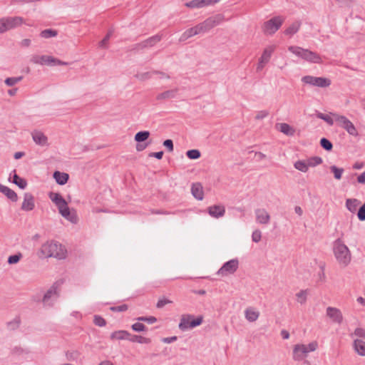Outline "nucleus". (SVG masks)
I'll use <instances>...</instances> for the list:
<instances>
[{"label": "nucleus", "mask_w": 365, "mask_h": 365, "mask_svg": "<svg viewBox=\"0 0 365 365\" xmlns=\"http://www.w3.org/2000/svg\"><path fill=\"white\" fill-rule=\"evenodd\" d=\"M38 255L41 258L55 257L61 259L66 258V250L58 242L47 241L41 245Z\"/></svg>", "instance_id": "obj_1"}, {"label": "nucleus", "mask_w": 365, "mask_h": 365, "mask_svg": "<svg viewBox=\"0 0 365 365\" xmlns=\"http://www.w3.org/2000/svg\"><path fill=\"white\" fill-rule=\"evenodd\" d=\"M333 252L338 263L342 267L348 266L351 259V254L348 247L340 238L334 242Z\"/></svg>", "instance_id": "obj_2"}, {"label": "nucleus", "mask_w": 365, "mask_h": 365, "mask_svg": "<svg viewBox=\"0 0 365 365\" xmlns=\"http://www.w3.org/2000/svg\"><path fill=\"white\" fill-rule=\"evenodd\" d=\"M288 50L296 56L302 58V59L314 63H321L322 58L320 56L312 51L304 49L299 46H291Z\"/></svg>", "instance_id": "obj_3"}, {"label": "nucleus", "mask_w": 365, "mask_h": 365, "mask_svg": "<svg viewBox=\"0 0 365 365\" xmlns=\"http://www.w3.org/2000/svg\"><path fill=\"white\" fill-rule=\"evenodd\" d=\"M202 322L203 317L202 315L195 318L192 314H182L178 327L181 331H185L200 326Z\"/></svg>", "instance_id": "obj_4"}, {"label": "nucleus", "mask_w": 365, "mask_h": 365, "mask_svg": "<svg viewBox=\"0 0 365 365\" xmlns=\"http://www.w3.org/2000/svg\"><path fill=\"white\" fill-rule=\"evenodd\" d=\"M24 19L20 16L5 17L0 19V34L21 26Z\"/></svg>", "instance_id": "obj_5"}, {"label": "nucleus", "mask_w": 365, "mask_h": 365, "mask_svg": "<svg viewBox=\"0 0 365 365\" xmlns=\"http://www.w3.org/2000/svg\"><path fill=\"white\" fill-rule=\"evenodd\" d=\"M334 117L335 121L346 132L353 136H358L359 133L354 125L344 115H339L336 113H331Z\"/></svg>", "instance_id": "obj_6"}, {"label": "nucleus", "mask_w": 365, "mask_h": 365, "mask_svg": "<svg viewBox=\"0 0 365 365\" xmlns=\"http://www.w3.org/2000/svg\"><path fill=\"white\" fill-rule=\"evenodd\" d=\"M284 19L282 16H274L265 21L262 26V30L265 34H274L282 25Z\"/></svg>", "instance_id": "obj_7"}, {"label": "nucleus", "mask_w": 365, "mask_h": 365, "mask_svg": "<svg viewBox=\"0 0 365 365\" xmlns=\"http://www.w3.org/2000/svg\"><path fill=\"white\" fill-rule=\"evenodd\" d=\"M302 81L306 84L319 88H327L331 83L329 78L313 76H304L302 78Z\"/></svg>", "instance_id": "obj_8"}, {"label": "nucleus", "mask_w": 365, "mask_h": 365, "mask_svg": "<svg viewBox=\"0 0 365 365\" xmlns=\"http://www.w3.org/2000/svg\"><path fill=\"white\" fill-rule=\"evenodd\" d=\"M161 39H162V35L156 34L155 36H153L145 39V41H143L140 43H138L133 45L132 47L130 48V51H134V52H138V51L143 50L145 48L153 47L157 43L160 41Z\"/></svg>", "instance_id": "obj_9"}, {"label": "nucleus", "mask_w": 365, "mask_h": 365, "mask_svg": "<svg viewBox=\"0 0 365 365\" xmlns=\"http://www.w3.org/2000/svg\"><path fill=\"white\" fill-rule=\"evenodd\" d=\"M239 267V261L237 259H232L227 262H226L220 269L217 271V274L218 275L227 276L228 274H234Z\"/></svg>", "instance_id": "obj_10"}, {"label": "nucleus", "mask_w": 365, "mask_h": 365, "mask_svg": "<svg viewBox=\"0 0 365 365\" xmlns=\"http://www.w3.org/2000/svg\"><path fill=\"white\" fill-rule=\"evenodd\" d=\"M62 283V281H57L47 290L42 299L44 304L51 305L50 299L51 297L57 298L58 297V288Z\"/></svg>", "instance_id": "obj_11"}, {"label": "nucleus", "mask_w": 365, "mask_h": 365, "mask_svg": "<svg viewBox=\"0 0 365 365\" xmlns=\"http://www.w3.org/2000/svg\"><path fill=\"white\" fill-rule=\"evenodd\" d=\"M35 207V199L34 195L30 192H26L24 195V201L21 209L24 211H31Z\"/></svg>", "instance_id": "obj_12"}, {"label": "nucleus", "mask_w": 365, "mask_h": 365, "mask_svg": "<svg viewBox=\"0 0 365 365\" xmlns=\"http://www.w3.org/2000/svg\"><path fill=\"white\" fill-rule=\"evenodd\" d=\"M327 316L329 317L333 322L339 324H341L343 321V316L341 312L335 307H329L327 308Z\"/></svg>", "instance_id": "obj_13"}, {"label": "nucleus", "mask_w": 365, "mask_h": 365, "mask_svg": "<svg viewBox=\"0 0 365 365\" xmlns=\"http://www.w3.org/2000/svg\"><path fill=\"white\" fill-rule=\"evenodd\" d=\"M306 345L296 344L293 349V359L294 361H302L307 356Z\"/></svg>", "instance_id": "obj_14"}, {"label": "nucleus", "mask_w": 365, "mask_h": 365, "mask_svg": "<svg viewBox=\"0 0 365 365\" xmlns=\"http://www.w3.org/2000/svg\"><path fill=\"white\" fill-rule=\"evenodd\" d=\"M59 213L66 220L71 221V222H76L77 217L75 214H72L70 211V209L68 206L67 202L65 204L61 205L58 207Z\"/></svg>", "instance_id": "obj_15"}, {"label": "nucleus", "mask_w": 365, "mask_h": 365, "mask_svg": "<svg viewBox=\"0 0 365 365\" xmlns=\"http://www.w3.org/2000/svg\"><path fill=\"white\" fill-rule=\"evenodd\" d=\"M218 24L215 18L210 17L197 24L200 34L205 33Z\"/></svg>", "instance_id": "obj_16"}, {"label": "nucleus", "mask_w": 365, "mask_h": 365, "mask_svg": "<svg viewBox=\"0 0 365 365\" xmlns=\"http://www.w3.org/2000/svg\"><path fill=\"white\" fill-rule=\"evenodd\" d=\"M209 215L215 218L222 217L225 214V207L220 205H214L207 207Z\"/></svg>", "instance_id": "obj_17"}, {"label": "nucleus", "mask_w": 365, "mask_h": 365, "mask_svg": "<svg viewBox=\"0 0 365 365\" xmlns=\"http://www.w3.org/2000/svg\"><path fill=\"white\" fill-rule=\"evenodd\" d=\"M257 222L262 224L267 225L270 220V215L265 209L259 208L255 210Z\"/></svg>", "instance_id": "obj_18"}, {"label": "nucleus", "mask_w": 365, "mask_h": 365, "mask_svg": "<svg viewBox=\"0 0 365 365\" xmlns=\"http://www.w3.org/2000/svg\"><path fill=\"white\" fill-rule=\"evenodd\" d=\"M53 61V56L46 55H34L31 58V62H32L33 63L41 65H51Z\"/></svg>", "instance_id": "obj_19"}, {"label": "nucleus", "mask_w": 365, "mask_h": 365, "mask_svg": "<svg viewBox=\"0 0 365 365\" xmlns=\"http://www.w3.org/2000/svg\"><path fill=\"white\" fill-rule=\"evenodd\" d=\"M34 141L41 146L47 145L48 138L39 130H34L31 133Z\"/></svg>", "instance_id": "obj_20"}, {"label": "nucleus", "mask_w": 365, "mask_h": 365, "mask_svg": "<svg viewBox=\"0 0 365 365\" xmlns=\"http://www.w3.org/2000/svg\"><path fill=\"white\" fill-rule=\"evenodd\" d=\"M191 192L195 199L198 200H202L203 199L204 192L201 183H192L191 187Z\"/></svg>", "instance_id": "obj_21"}, {"label": "nucleus", "mask_w": 365, "mask_h": 365, "mask_svg": "<svg viewBox=\"0 0 365 365\" xmlns=\"http://www.w3.org/2000/svg\"><path fill=\"white\" fill-rule=\"evenodd\" d=\"M276 128L287 136H293L295 129L286 123H277Z\"/></svg>", "instance_id": "obj_22"}, {"label": "nucleus", "mask_w": 365, "mask_h": 365, "mask_svg": "<svg viewBox=\"0 0 365 365\" xmlns=\"http://www.w3.org/2000/svg\"><path fill=\"white\" fill-rule=\"evenodd\" d=\"M0 192L12 202H16L18 200L17 194L13 190L1 184H0Z\"/></svg>", "instance_id": "obj_23"}, {"label": "nucleus", "mask_w": 365, "mask_h": 365, "mask_svg": "<svg viewBox=\"0 0 365 365\" xmlns=\"http://www.w3.org/2000/svg\"><path fill=\"white\" fill-rule=\"evenodd\" d=\"M53 177L56 182L60 185L66 184L69 179V175L68 173H61L60 171H55L53 173Z\"/></svg>", "instance_id": "obj_24"}, {"label": "nucleus", "mask_w": 365, "mask_h": 365, "mask_svg": "<svg viewBox=\"0 0 365 365\" xmlns=\"http://www.w3.org/2000/svg\"><path fill=\"white\" fill-rule=\"evenodd\" d=\"M353 348L359 355L365 356V341L359 339H354Z\"/></svg>", "instance_id": "obj_25"}, {"label": "nucleus", "mask_w": 365, "mask_h": 365, "mask_svg": "<svg viewBox=\"0 0 365 365\" xmlns=\"http://www.w3.org/2000/svg\"><path fill=\"white\" fill-rule=\"evenodd\" d=\"M178 90L177 88L168 90L161 93H159L156 96V99L158 101L174 98L176 96Z\"/></svg>", "instance_id": "obj_26"}, {"label": "nucleus", "mask_w": 365, "mask_h": 365, "mask_svg": "<svg viewBox=\"0 0 365 365\" xmlns=\"http://www.w3.org/2000/svg\"><path fill=\"white\" fill-rule=\"evenodd\" d=\"M129 336H130V334L125 330H119L113 331L110 334V339H118V340H123V339H127L128 340Z\"/></svg>", "instance_id": "obj_27"}, {"label": "nucleus", "mask_w": 365, "mask_h": 365, "mask_svg": "<svg viewBox=\"0 0 365 365\" xmlns=\"http://www.w3.org/2000/svg\"><path fill=\"white\" fill-rule=\"evenodd\" d=\"M48 197L51 201L56 204L57 207L61 205L65 204L66 202L59 193L51 192L48 194Z\"/></svg>", "instance_id": "obj_28"}, {"label": "nucleus", "mask_w": 365, "mask_h": 365, "mask_svg": "<svg viewBox=\"0 0 365 365\" xmlns=\"http://www.w3.org/2000/svg\"><path fill=\"white\" fill-rule=\"evenodd\" d=\"M13 180L12 182L16 185L21 189H25L27 186V182L25 179L19 177L16 173V170H13Z\"/></svg>", "instance_id": "obj_29"}, {"label": "nucleus", "mask_w": 365, "mask_h": 365, "mask_svg": "<svg viewBox=\"0 0 365 365\" xmlns=\"http://www.w3.org/2000/svg\"><path fill=\"white\" fill-rule=\"evenodd\" d=\"M360 201L357 199H347L346 201V207L351 212L354 213L357 207L359 205Z\"/></svg>", "instance_id": "obj_30"}, {"label": "nucleus", "mask_w": 365, "mask_h": 365, "mask_svg": "<svg viewBox=\"0 0 365 365\" xmlns=\"http://www.w3.org/2000/svg\"><path fill=\"white\" fill-rule=\"evenodd\" d=\"M274 49H275L274 46H270L266 48L264 50L261 57L259 58V59L262 60V62L264 61L266 63H268Z\"/></svg>", "instance_id": "obj_31"}, {"label": "nucleus", "mask_w": 365, "mask_h": 365, "mask_svg": "<svg viewBox=\"0 0 365 365\" xmlns=\"http://www.w3.org/2000/svg\"><path fill=\"white\" fill-rule=\"evenodd\" d=\"M301 24H302V23L299 21H297L294 22L284 31V34L286 35H289V36L294 35L299 31V29L301 26Z\"/></svg>", "instance_id": "obj_32"}, {"label": "nucleus", "mask_w": 365, "mask_h": 365, "mask_svg": "<svg viewBox=\"0 0 365 365\" xmlns=\"http://www.w3.org/2000/svg\"><path fill=\"white\" fill-rule=\"evenodd\" d=\"M259 315V312L252 308H248L245 310V317L250 322H255L258 319Z\"/></svg>", "instance_id": "obj_33"}, {"label": "nucleus", "mask_w": 365, "mask_h": 365, "mask_svg": "<svg viewBox=\"0 0 365 365\" xmlns=\"http://www.w3.org/2000/svg\"><path fill=\"white\" fill-rule=\"evenodd\" d=\"M150 135L148 130L139 131L135 135L134 139L138 143H143L148 139Z\"/></svg>", "instance_id": "obj_34"}, {"label": "nucleus", "mask_w": 365, "mask_h": 365, "mask_svg": "<svg viewBox=\"0 0 365 365\" xmlns=\"http://www.w3.org/2000/svg\"><path fill=\"white\" fill-rule=\"evenodd\" d=\"M129 341L132 342H138L140 344H149L150 342V339L149 338H146L142 336L138 335H131L129 336Z\"/></svg>", "instance_id": "obj_35"}, {"label": "nucleus", "mask_w": 365, "mask_h": 365, "mask_svg": "<svg viewBox=\"0 0 365 365\" xmlns=\"http://www.w3.org/2000/svg\"><path fill=\"white\" fill-rule=\"evenodd\" d=\"M308 292V289H303L297 293L296 297L297 302L301 304H305L307 299Z\"/></svg>", "instance_id": "obj_36"}, {"label": "nucleus", "mask_w": 365, "mask_h": 365, "mask_svg": "<svg viewBox=\"0 0 365 365\" xmlns=\"http://www.w3.org/2000/svg\"><path fill=\"white\" fill-rule=\"evenodd\" d=\"M294 167L301 171V172H303V173H306L307 172L308 170V168H309V165H308V163H307V161H304V160H297L294 163Z\"/></svg>", "instance_id": "obj_37"}, {"label": "nucleus", "mask_w": 365, "mask_h": 365, "mask_svg": "<svg viewBox=\"0 0 365 365\" xmlns=\"http://www.w3.org/2000/svg\"><path fill=\"white\" fill-rule=\"evenodd\" d=\"M58 35V31L54 29H48L42 31L40 33V36L44 38H49L51 37H55Z\"/></svg>", "instance_id": "obj_38"}, {"label": "nucleus", "mask_w": 365, "mask_h": 365, "mask_svg": "<svg viewBox=\"0 0 365 365\" xmlns=\"http://www.w3.org/2000/svg\"><path fill=\"white\" fill-rule=\"evenodd\" d=\"M330 170L334 173V178L338 180L341 178L342 174L344 171L343 168H338L336 165H331L330 167Z\"/></svg>", "instance_id": "obj_39"}, {"label": "nucleus", "mask_w": 365, "mask_h": 365, "mask_svg": "<svg viewBox=\"0 0 365 365\" xmlns=\"http://www.w3.org/2000/svg\"><path fill=\"white\" fill-rule=\"evenodd\" d=\"M320 145L327 151H331L333 148L332 143L326 138H322L320 140Z\"/></svg>", "instance_id": "obj_40"}, {"label": "nucleus", "mask_w": 365, "mask_h": 365, "mask_svg": "<svg viewBox=\"0 0 365 365\" xmlns=\"http://www.w3.org/2000/svg\"><path fill=\"white\" fill-rule=\"evenodd\" d=\"M186 155L189 159L197 160L200 158L201 153L199 150L192 149L186 152Z\"/></svg>", "instance_id": "obj_41"}, {"label": "nucleus", "mask_w": 365, "mask_h": 365, "mask_svg": "<svg viewBox=\"0 0 365 365\" xmlns=\"http://www.w3.org/2000/svg\"><path fill=\"white\" fill-rule=\"evenodd\" d=\"M316 115H317V117L318 118L324 120L329 125H333L334 120H333V118L329 115L324 114V113H320V112H317Z\"/></svg>", "instance_id": "obj_42"}, {"label": "nucleus", "mask_w": 365, "mask_h": 365, "mask_svg": "<svg viewBox=\"0 0 365 365\" xmlns=\"http://www.w3.org/2000/svg\"><path fill=\"white\" fill-rule=\"evenodd\" d=\"M23 79V76L10 77L5 79L4 83L8 86H13Z\"/></svg>", "instance_id": "obj_43"}, {"label": "nucleus", "mask_w": 365, "mask_h": 365, "mask_svg": "<svg viewBox=\"0 0 365 365\" xmlns=\"http://www.w3.org/2000/svg\"><path fill=\"white\" fill-rule=\"evenodd\" d=\"M322 163V158L318 156L312 157L307 160L309 167H314L316 165H320Z\"/></svg>", "instance_id": "obj_44"}, {"label": "nucleus", "mask_w": 365, "mask_h": 365, "mask_svg": "<svg viewBox=\"0 0 365 365\" xmlns=\"http://www.w3.org/2000/svg\"><path fill=\"white\" fill-rule=\"evenodd\" d=\"M113 29H110L107 34L106 35V36L99 42V46L100 47H102V48H106V45L110 39V38L111 37V36L113 35Z\"/></svg>", "instance_id": "obj_45"}, {"label": "nucleus", "mask_w": 365, "mask_h": 365, "mask_svg": "<svg viewBox=\"0 0 365 365\" xmlns=\"http://www.w3.org/2000/svg\"><path fill=\"white\" fill-rule=\"evenodd\" d=\"M132 329L134 331H145L148 330V328L140 322H136L131 326Z\"/></svg>", "instance_id": "obj_46"}, {"label": "nucleus", "mask_w": 365, "mask_h": 365, "mask_svg": "<svg viewBox=\"0 0 365 365\" xmlns=\"http://www.w3.org/2000/svg\"><path fill=\"white\" fill-rule=\"evenodd\" d=\"M185 6L191 9L202 8L201 0H192L185 3Z\"/></svg>", "instance_id": "obj_47"}, {"label": "nucleus", "mask_w": 365, "mask_h": 365, "mask_svg": "<svg viewBox=\"0 0 365 365\" xmlns=\"http://www.w3.org/2000/svg\"><path fill=\"white\" fill-rule=\"evenodd\" d=\"M21 257L22 255L21 253L13 255L9 257L7 262L10 264H16L19 262Z\"/></svg>", "instance_id": "obj_48"}, {"label": "nucleus", "mask_w": 365, "mask_h": 365, "mask_svg": "<svg viewBox=\"0 0 365 365\" xmlns=\"http://www.w3.org/2000/svg\"><path fill=\"white\" fill-rule=\"evenodd\" d=\"M93 322L96 326L104 327L106 324V320L101 316L95 315Z\"/></svg>", "instance_id": "obj_49"}, {"label": "nucleus", "mask_w": 365, "mask_h": 365, "mask_svg": "<svg viewBox=\"0 0 365 365\" xmlns=\"http://www.w3.org/2000/svg\"><path fill=\"white\" fill-rule=\"evenodd\" d=\"M151 76H152V73L145 72V73H137L135 75V77L136 78L139 79L140 81H145V80L150 78Z\"/></svg>", "instance_id": "obj_50"}, {"label": "nucleus", "mask_w": 365, "mask_h": 365, "mask_svg": "<svg viewBox=\"0 0 365 365\" xmlns=\"http://www.w3.org/2000/svg\"><path fill=\"white\" fill-rule=\"evenodd\" d=\"M262 238L261 231L259 230H256L252 232V240L255 242H259Z\"/></svg>", "instance_id": "obj_51"}, {"label": "nucleus", "mask_w": 365, "mask_h": 365, "mask_svg": "<svg viewBox=\"0 0 365 365\" xmlns=\"http://www.w3.org/2000/svg\"><path fill=\"white\" fill-rule=\"evenodd\" d=\"M128 305L125 304L120 305V306L111 307L110 308V309L113 312H125L126 310H128Z\"/></svg>", "instance_id": "obj_52"}, {"label": "nucleus", "mask_w": 365, "mask_h": 365, "mask_svg": "<svg viewBox=\"0 0 365 365\" xmlns=\"http://www.w3.org/2000/svg\"><path fill=\"white\" fill-rule=\"evenodd\" d=\"M163 145L168 149L169 152L173 151L174 145L172 140L167 139L164 140Z\"/></svg>", "instance_id": "obj_53"}, {"label": "nucleus", "mask_w": 365, "mask_h": 365, "mask_svg": "<svg viewBox=\"0 0 365 365\" xmlns=\"http://www.w3.org/2000/svg\"><path fill=\"white\" fill-rule=\"evenodd\" d=\"M172 301L167 299L165 298L160 299L158 302H157L156 307L157 308H163L165 305L168 304H171Z\"/></svg>", "instance_id": "obj_54"}, {"label": "nucleus", "mask_w": 365, "mask_h": 365, "mask_svg": "<svg viewBox=\"0 0 365 365\" xmlns=\"http://www.w3.org/2000/svg\"><path fill=\"white\" fill-rule=\"evenodd\" d=\"M354 335L365 339V329L363 328H356L354 330Z\"/></svg>", "instance_id": "obj_55"}, {"label": "nucleus", "mask_w": 365, "mask_h": 365, "mask_svg": "<svg viewBox=\"0 0 365 365\" xmlns=\"http://www.w3.org/2000/svg\"><path fill=\"white\" fill-rule=\"evenodd\" d=\"M19 320L18 319H14V321L12 322H8L7 324V326H8V328L11 330H14L16 329H17L19 326Z\"/></svg>", "instance_id": "obj_56"}, {"label": "nucleus", "mask_w": 365, "mask_h": 365, "mask_svg": "<svg viewBox=\"0 0 365 365\" xmlns=\"http://www.w3.org/2000/svg\"><path fill=\"white\" fill-rule=\"evenodd\" d=\"M190 37L200 34L197 25L187 30Z\"/></svg>", "instance_id": "obj_57"}, {"label": "nucleus", "mask_w": 365, "mask_h": 365, "mask_svg": "<svg viewBox=\"0 0 365 365\" xmlns=\"http://www.w3.org/2000/svg\"><path fill=\"white\" fill-rule=\"evenodd\" d=\"M318 346L317 341H312L309 343L308 345H306V349L307 352L314 351Z\"/></svg>", "instance_id": "obj_58"}, {"label": "nucleus", "mask_w": 365, "mask_h": 365, "mask_svg": "<svg viewBox=\"0 0 365 365\" xmlns=\"http://www.w3.org/2000/svg\"><path fill=\"white\" fill-rule=\"evenodd\" d=\"M357 217L360 221L365 220V208H364V207H359L358 212H357Z\"/></svg>", "instance_id": "obj_59"}, {"label": "nucleus", "mask_w": 365, "mask_h": 365, "mask_svg": "<svg viewBox=\"0 0 365 365\" xmlns=\"http://www.w3.org/2000/svg\"><path fill=\"white\" fill-rule=\"evenodd\" d=\"M220 0H201L202 8L210 5H214Z\"/></svg>", "instance_id": "obj_60"}, {"label": "nucleus", "mask_w": 365, "mask_h": 365, "mask_svg": "<svg viewBox=\"0 0 365 365\" xmlns=\"http://www.w3.org/2000/svg\"><path fill=\"white\" fill-rule=\"evenodd\" d=\"M269 115V112L267 110H260L257 113L255 116L256 120H261L266 118Z\"/></svg>", "instance_id": "obj_61"}, {"label": "nucleus", "mask_w": 365, "mask_h": 365, "mask_svg": "<svg viewBox=\"0 0 365 365\" xmlns=\"http://www.w3.org/2000/svg\"><path fill=\"white\" fill-rule=\"evenodd\" d=\"M150 144V142H147V143H138L137 145H136V150L137 151L140 152V151H143V150H145L149 145Z\"/></svg>", "instance_id": "obj_62"}, {"label": "nucleus", "mask_w": 365, "mask_h": 365, "mask_svg": "<svg viewBox=\"0 0 365 365\" xmlns=\"http://www.w3.org/2000/svg\"><path fill=\"white\" fill-rule=\"evenodd\" d=\"M163 154H164L163 151L150 153L149 154V157H154L158 160H161L163 158Z\"/></svg>", "instance_id": "obj_63"}, {"label": "nucleus", "mask_w": 365, "mask_h": 365, "mask_svg": "<svg viewBox=\"0 0 365 365\" xmlns=\"http://www.w3.org/2000/svg\"><path fill=\"white\" fill-rule=\"evenodd\" d=\"M357 182L360 184H365V171L357 177Z\"/></svg>", "instance_id": "obj_64"}]
</instances>
